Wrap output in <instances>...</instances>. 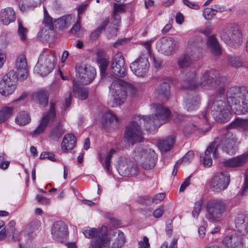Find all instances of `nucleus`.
I'll use <instances>...</instances> for the list:
<instances>
[{
	"mask_svg": "<svg viewBox=\"0 0 248 248\" xmlns=\"http://www.w3.org/2000/svg\"><path fill=\"white\" fill-rule=\"evenodd\" d=\"M227 105L223 100H216L210 106V110L202 112V115L207 120L209 113L214 119L219 123H225L230 118V109L240 114L248 111V92L238 87L230 88L227 92Z\"/></svg>",
	"mask_w": 248,
	"mask_h": 248,
	"instance_id": "1",
	"label": "nucleus"
},
{
	"mask_svg": "<svg viewBox=\"0 0 248 248\" xmlns=\"http://www.w3.org/2000/svg\"><path fill=\"white\" fill-rule=\"evenodd\" d=\"M153 108L155 112V118L151 119L150 117H143L141 118L140 116H135L134 119L127 125L124 138L128 144H133L143 140L142 132L140 126L141 121L145 122L148 119L157 125L167 121L169 114L162 106L154 105Z\"/></svg>",
	"mask_w": 248,
	"mask_h": 248,
	"instance_id": "2",
	"label": "nucleus"
},
{
	"mask_svg": "<svg viewBox=\"0 0 248 248\" xmlns=\"http://www.w3.org/2000/svg\"><path fill=\"white\" fill-rule=\"evenodd\" d=\"M194 73L192 74L190 78H188V84L184 86V88H194L200 85L203 88L209 90H214L219 94L223 93L225 91V78L220 76L218 71L210 69L205 71L201 78V81L197 85L194 84Z\"/></svg>",
	"mask_w": 248,
	"mask_h": 248,
	"instance_id": "3",
	"label": "nucleus"
},
{
	"mask_svg": "<svg viewBox=\"0 0 248 248\" xmlns=\"http://www.w3.org/2000/svg\"><path fill=\"white\" fill-rule=\"evenodd\" d=\"M109 88L111 97L108 104L111 107L121 105L124 102L127 94L132 95L136 91L132 84L120 79L113 80Z\"/></svg>",
	"mask_w": 248,
	"mask_h": 248,
	"instance_id": "4",
	"label": "nucleus"
},
{
	"mask_svg": "<svg viewBox=\"0 0 248 248\" xmlns=\"http://www.w3.org/2000/svg\"><path fill=\"white\" fill-rule=\"evenodd\" d=\"M107 232L108 228L104 226L98 229L89 227H85L82 229L85 237L93 239L89 248H102L108 246L110 239Z\"/></svg>",
	"mask_w": 248,
	"mask_h": 248,
	"instance_id": "5",
	"label": "nucleus"
},
{
	"mask_svg": "<svg viewBox=\"0 0 248 248\" xmlns=\"http://www.w3.org/2000/svg\"><path fill=\"white\" fill-rule=\"evenodd\" d=\"M56 59L50 50L44 51L40 56L34 71L42 76H45L51 73L54 68Z\"/></svg>",
	"mask_w": 248,
	"mask_h": 248,
	"instance_id": "6",
	"label": "nucleus"
},
{
	"mask_svg": "<svg viewBox=\"0 0 248 248\" xmlns=\"http://www.w3.org/2000/svg\"><path fill=\"white\" fill-rule=\"evenodd\" d=\"M135 153V159H141L140 164L144 170H151L155 166L157 156L154 150L147 147H138L136 148Z\"/></svg>",
	"mask_w": 248,
	"mask_h": 248,
	"instance_id": "7",
	"label": "nucleus"
},
{
	"mask_svg": "<svg viewBox=\"0 0 248 248\" xmlns=\"http://www.w3.org/2000/svg\"><path fill=\"white\" fill-rule=\"evenodd\" d=\"M206 208L208 214L209 220L213 222H218L221 220L223 214L226 210V203L222 199H214L207 202Z\"/></svg>",
	"mask_w": 248,
	"mask_h": 248,
	"instance_id": "8",
	"label": "nucleus"
},
{
	"mask_svg": "<svg viewBox=\"0 0 248 248\" xmlns=\"http://www.w3.org/2000/svg\"><path fill=\"white\" fill-rule=\"evenodd\" d=\"M220 36L223 41L230 46L240 44L242 38L241 29L235 24L225 26L220 32Z\"/></svg>",
	"mask_w": 248,
	"mask_h": 248,
	"instance_id": "9",
	"label": "nucleus"
},
{
	"mask_svg": "<svg viewBox=\"0 0 248 248\" xmlns=\"http://www.w3.org/2000/svg\"><path fill=\"white\" fill-rule=\"evenodd\" d=\"M199 46V42L197 41L196 38H192L189 40L187 54L182 55L178 60V63L180 67L184 68L187 66L191 61L200 57Z\"/></svg>",
	"mask_w": 248,
	"mask_h": 248,
	"instance_id": "10",
	"label": "nucleus"
},
{
	"mask_svg": "<svg viewBox=\"0 0 248 248\" xmlns=\"http://www.w3.org/2000/svg\"><path fill=\"white\" fill-rule=\"evenodd\" d=\"M77 81L83 84H89L93 82L96 76V70L91 65L79 63L75 67Z\"/></svg>",
	"mask_w": 248,
	"mask_h": 248,
	"instance_id": "11",
	"label": "nucleus"
},
{
	"mask_svg": "<svg viewBox=\"0 0 248 248\" xmlns=\"http://www.w3.org/2000/svg\"><path fill=\"white\" fill-rule=\"evenodd\" d=\"M230 182V176L228 172H219L211 179L210 188L214 192H220L228 187Z\"/></svg>",
	"mask_w": 248,
	"mask_h": 248,
	"instance_id": "12",
	"label": "nucleus"
},
{
	"mask_svg": "<svg viewBox=\"0 0 248 248\" xmlns=\"http://www.w3.org/2000/svg\"><path fill=\"white\" fill-rule=\"evenodd\" d=\"M16 78L13 72H9L3 76L0 82V93L3 96L12 94L16 88Z\"/></svg>",
	"mask_w": 248,
	"mask_h": 248,
	"instance_id": "13",
	"label": "nucleus"
},
{
	"mask_svg": "<svg viewBox=\"0 0 248 248\" xmlns=\"http://www.w3.org/2000/svg\"><path fill=\"white\" fill-rule=\"evenodd\" d=\"M56 116L55 105L51 103L49 110L44 114L39 122V124L32 132L33 136H37L43 133L48 126L50 121L53 120Z\"/></svg>",
	"mask_w": 248,
	"mask_h": 248,
	"instance_id": "14",
	"label": "nucleus"
},
{
	"mask_svg": "<svg viewBox=\"0 0 248 248\" xmlns=\"http://www.w3.org/2000/svg\"><path fill=\"white\" fill-rule=\"evenodd\" d=\"M219 139H216L208 146L204 153L200 156L201 161L204 167L209 168L213 164L211 155L213 157L216 158L218 156L217 148Z\"/></svg>",
	"mask_w": 248,
	"mask_h": 248,
	"instance_id": "15",
	"label": "nucleus"
},
{
	"mask_svg": "<svg viewBox=\"0 0 248 248\" xmlns=\"http://www.w3.org/2000/svg\"><path fill=\"white\" fill-rule=\"evenodd\" d=\"M117 169L121 175L125 177L134 176L139 173L138 166L133 162L126 159L119 162Z\"/></svg>",
	"mask_w": 248,
	"mask_h": 248,
	"instance_id": "16",
	"label": "nucleus"
},
{
	"mask_svg": "<svg viewBox=\"0 0 248 248\" xmlns=\"http://www.w3.org/2000/svg\"><path fill=\"white\" fill-rule=\"evenodd\" d=\"M178 42L171 37H165L159 40L156 43L158 51L166 55H170L174 52Z\"/></svg>",
	"mask_w": 248,
	"mask_h": 248,
	"instance_id": "17",
	"label": "nucleus"
},
{
	"mask_svg": "<svg viewBox=\"0 0 248 248\" xmlns=\"http://www.w3.org/2000/svg\"><path fill=\"white\" fill-rule=\"evenodd\" d=\"M149 63L147 58L140 57L130 64V68L138 77H142L148 72Z\"/></svg>",
	"mask_w": 248,
	"mask_h": 248,
	"instance_id": "18",
	"label": "nucleus"
},
{
	"mask_svg": "<svg viewBox=\"0 0 248 248\" xmlns=\"http://www.w3.org/2000/svg\"><path fill=\"white\" fill-rule=\"evenodd\" d=\"M51 234L54 239L63 242L66 239L68 236L67 225L62 221L55 222L51 228Z\"/></svg>",
	"mask_w": 248,
	"mask_h": 248,
	"instance_id": "19",
	"label": "nucleus"
},
{
	"mask_svg": "<svg viewBox=\"0 0 248 248\" xmlns=\"http://www.w3.org/2000/svg\"><path fill=\"white\" fill-rule=\"evenodd\" d=\"M222 151L230 155L235 153L237 149L236 138L230 132L227 133L221 140Z\"/></svg>",
	"mask_w": 248,
	"mask_h": 248,
	"instance_id": "20",
	"label": "nucleus"
},
{
	"mask_svg": "<svg viewBox=\"0 0 248 248\" xmlns=\"http://www.w3.org/2000/svg\"><path fill=\"white\" fill-rule=\"evenodd\" d=\"M113 74L120 77H124L126 74L124 57L121 53L116 54L111 65Z\"/></svg>",
	"mask_w": 248,
	"mask_h": 248,
	"instance_id": "21",
	"label": "nucleus"
},
{
	"mask_svg": "<svg viewBox=\"0 0 248 248\" xmlns=\"http://www.w3.org/2000/svg\"><path fill=\"white\" fill-rule=\"evenodd\" d=\"M16 77L17 79L23 80L27 78L28 76L27 63L24 55H21L16 59Z\"/></svg>",
	"mask_w": 248,
	"mask_h": 248,
	"instance_id": "22",
	"label": "nucleus"
},
{
	"mask_svg": "<svg viewBox=\"0 0 248 248\" xmlns=\"http://www.w3.org/2000/svg\"><path fill=\"white\" fill-rule=\"evenodd\" d=\"M248 159V152L239 155L224 159L222 164L226 168H238L244 165Z\"/></svg>",
	"mask_w": 248,
	"mask_h": 248,
	"instance_id": "23",
	"label": "nucleus"
},
{
	"mask_svg": "<svg viewBox=\"0 0 248 248\" xmlns=\"http://www.w3.org/2000/svg\"><path fill=\"white\" fill-rule=\"evenodd\" d=\"M244 240L236 235H229L224 237L222 244L227 248H243Z\"/></svg>",
	"mask_w": 248,
	"mask_h": 248,
	"instance_id": "24",
	"label": "nucleus"
},
{
	"mask_svg": "<svg viewBox=\"0 0 248 248\" xmlns=\"http://www.w3.org/2000/svg\"><path fill=\"white\" fill-rule=\"evenodd\" d=\"M234 222L236 228L242 234L246 235L248 233V219L245 214H237L235 216Z\"/></svg>",
	"mask_w": 248,
	"mask_h": 248,
	"instance_id": "25",
	"label": "nucleus"
},
{
	"mask_svg": "<svg viewBox=\"0 0 248 248\" xmlns=\"http://www.w3.org/2000/svg\"><path fill=\"white\" fill-rule=\"evenodd\" d=\"M43 23L46 26V27L42 29L39 33V35L41 37H43L44 36L45 37L46 35H48V33L46 34L45 33V32L47 31V29L49 30L50 31H52L53 30L52 18L49 16L46 8L44 6H43Z\"/></svg>",
	"mask_w": 248,
	"mask_h": 248,
	"instance_id": "26",
	"label": "nucleus"
},
{
	"mask_svg": "<svg viewBox=\"0 0 248 248\" xmlns=\"http://www.w3.org/2000/svg\"><path fill=\"white\" fill-rule=\"evenodd\" d=\"M174 142V138L173 136H170L159 140L156 145L161 152H166L172 148Z\"/></svg>",
	"mask_w": 248,
	"mask_h": 248,
	"instance_id": "27",
	"label": "nucleus"
},
{
	"mask_svg": "<svg viewBox=\"0 0 248 248\" xmlns=\"http://www.w3.org/2000/svg\"><path fill=\"white\" fill-rule=\"evenodd\" d=\"M32 99L40 106L45 107L48 102V93L44 90H39L33 93Z\"/></svg>",
	"mask_w": 248,
	"mask_h": 248,
	"instance_id": "28",
	"label": "nucleus"
},
{
	"mask_svg": "<svg viewBox=\"0 0 248 248\" xmlns=\"http://www.w3.org/2000/svg\"><path fill=\"white\" fill-rule=\"evenodd\" d=\"M154 105L162 106V107H163V108H164L166 110V111L168 112V113H169V116H168V118H167V121H166V122H165V123H163V124H160V125H157V124H154L153 123V122H152V121H149L148 119L146 120V121L145 122H143V121H141V123H143L144 124V126H146V127H148V125H147V124H150V125H151V127H153H153H153V129H153V130L152 129H151V130H150V129H149V131H150V132H151H151H155L156 131V127H159V126H160L161 125H162V124H165V123H167V122L169 121V119H170V110H169L168 108H166L165 107H164L163 105H161V104H153L151 105V109H152V111H153V112H154V115H152V116H151V115H148V116H140V118H142L143 117H150V119H153L154 118H155V111L154 110V108H153V106H154Z\"/></svg>",
	"mask_w": 248,
	"mask_h": 248,
	"instance_id": "29",
	"label": "nucleus"
},
{
	"mask_svg": "<svg viewBox=\"0 0 248 248\" xmlns=\"http://www.w3.org/2000/svg\"><path fill=\"white\" fill-rule=\"evenodd\" d=\"M76 138L72 134L65 135L61 144L62 150L66 151L72 149L76 145Z\"/></svg>",
	"mask_w": 248,
	"mask_h": 248,
	"instance_id": "30",
	"label": "nucleus"
},
{
	"mask_svg": "<svg viewBox=\"0 0 248 248\" xmlns=\"http://www.w3.org/2000/svg\"><path fill=\"white\" fill-rule=\"evenodd\" d=\"M73 91L74 95L81 100H85L88 96V92L86 88L81 87L78 85L76 80L73 82Z\"/></svg>",
	"mask_w": 248,
	"mask_h": 248,
	"instance_id": "31",
	"label": "nucleus"
},
{
	"mask_svg": "<svg viewBox=\"0 0 248 248\" xmlns=\"http://www.w3.org/2000/svg\"><path fill=\"white\" fill-rule=\"evenodd\" d=\"M125 12V6L124 4L114 3L113 10V20L112 24L118 26L121 22V16L119 14Z\"/></svg>",
	"mask_w": 248,
	"mask_h": 248,
	"instance_id": "32",
	"label": "nucleus"
},
{
	"mask_svg": "<svg viewBox=\"0 0 248 248\" xmlns=\"http://www.w3.org/2000/svg\"><path fill=\"white\" fill-rule=\"evenodd\" d=\"M1 21L3 24L7 25L16 20L15 12L13 8H5L1 14Z\"/></svg>",
	"mask_w": 248,
	"mask_h": 248,
	"instance_id": "33",
	"label": "nucleus"
},
{
	"mask_svg": "<svg viewBox=\"0 0 248 248\" xmlns=\"http://www.w3.org/2000/svg\"><path fill=\"white\" fill-rule=\"evenodd\" d=\"M207 44L213 55L218 56L221 54L220 46L217 39L214 36L212 35L208 37Z\"/></svg>",
	"mask_w": 248,
	"mask_h": 248,
	"instance_id": "34",
	"label": "nucleus"
},
{
	"mask_svg": "<svg viewBox=\"0 0 248 248\" xmlns=\"http://www.w3.org/2000/svg\"><path fill=\"white\" fill-rule=\"evenodd\" d=\"M230 128H237L242 131L248 129V119L237 118L232 121L229 125Z\"/></svg>",
	"mask_w": 248,
	"mask_h": 248,
	"instance_id": "35",
	"label": "nucleus"
},
{
	"mask_svg": "<svg viewBox=\"0 0 248 248\" xmlns=\"http://www.w3.org/2000/svg\"><path fill=\"white\" fill-rule=\"evenodd\" d=\"M64 133V129L62 127L61 123L54 126L51 130L49 138L53 140H58Z\"/></svg>",
	"mask_w": 248,
	"mask_h": 248,
	"instance_id": "36",
	"label": "nucleus"
},
{
	"mask_svg": "<svg viewBox=\"0 0 248 248\" xmlns=\"http://www.w3.org/2000/svg\"><path fill=\"white\" fill-rule=\"evenodd\" d=\"M15 121L19 125H25L30 122L31 117L27 111H21L17 113Z\"/></svg>",
	"mask_w": 248,
	"mask_h": 248,
	"instance_id": "37",
	"label": "nucleus"
},
{
	"mask_svg": "<svg viewBox=\"0 0 248 248\" xmlns=\"http://www.w3.org/2000/svg\"><path fill=\"white\" fill-rule=\"evenodd\" d=\"M155 92L164 100H167L170 95V86L166 82L161 83L156 89Z\"/></svg>",
	"mask_w": 248,
	"mask_h": 248,
	"instance_id": "38",
	"label": "nucleus"
},
{
	"mask_svg": "<svg viewBox=\"0 0 248 248\" xmlns=\"http://www.w3.org/2000/svg\"><path fill=\"white\" fill-rule=\"evenodd\" d=\"M114 236H116L114 242L113 243L111 248H121L125 243V237L123 232L120 230H116L114 232Z\"/></svg>",
	"mask_w": 248,
	"mask_h": 248,
	"instance_id": "39",
	"label": "nucleus"
},
{
	"mask_svg": "<svg viewBox=\"0 0 248 248\" xmlns=\"http://www.w3.org/2000/svg\"><path fill=\"white\" fill-rule=\"evenodd\" d=\"M14 108L11 106L3 107L0 110V123L5 122L13 113Z\"/></svg>",
	"mask_w": 248,
	"mask_h": 248,
	"instance_id": "40",
	"label": "nucleus"
},
{
	"mask_svg": "<svg viewBox=\"0 0 248 248\" xmlns=\"http://www.w3.org/2000/svg\"><path fill=\"white\" fill-rule=\"evenodd\" d=\"M200 104V100L198 96L189 97L186 103V108L188 111H192L197 109Z\"/></svg>",
	"mask_w": 248,
	"mask_h": 248,
	"instance_id": "41",
	"label": "nucleus"
},
{
	"mask_svg": "<svg viewBox=\"0 0 248 248\" xmlns=\"http://www.w3.org/2000/svg\"><path fill=\"white\" fill-rule=\"evenodd\" d=\"M72 20V16L68 15L58 18L54 21V23L58 25L59 28L63 29L67 27L71 23Z\"/></svg>",
	"mask_w": 248,
	"mask_h": 248,
	"instance_id": "42",
	"label": "nucleus"
},
{
	"mask_svg": "<svg viewBox=\"0 0 248 248\" xmlns=\"http://www.w3.org/2000/svg\"><path fill=\"white\" fill-rule=\"evenodd\" d=\"M109 22L108 19H106L99 27L93 31L90 35V39L92 41L96 40L99 37L103 30L106 27Z\"/></svg>",
	"mask_w": 248,
	"mask_h": 248,
	"instance_id": "43",
	"label": "nucleus"
},
{
	"mask_svg": "<svg viewBox=\"0 0 248 248\" xmlns=\"http://www.w3.org/2000/svg\"><path fill=\"white\" fill-rule=\"evenodd\" d=\"M80 22L81 17L78 16L76 23L71 30V32L78 37H81L83 35V31L81 29Z\"/></svg>",
	"mask_w": 248,
	"mask_h": 248,
	"instance_id": "44",
	"label": "nucleus"
},
{
	"mask_svg": "<svg viewBox=\"0 0 248 248\" xmlns=\"http://www.w3.org/2000/svg\"><path fill=\"white\" fill-rule=\"evenodd\" d=\"M115 153V151L112 149L108 153L106 157L105 163L103 164V166L108 173L110 174V162L112 155Z\"/></svg>",
	"mask_w": 248,
	"mask_h": 248,
	"instance_id": "45",
	"label": "nucleus"
},
{
	"mask_svg": "<svg viewBox=\"0 0 248 248\" xmlns=\"http://www.w3.org/2000/svg\"><path fill=\"white\" fill-rule=\"evenodd\" d=\"M203 201L202 199H200L195 202L193 210L192 212V216L197 219L201 213L202 209Z\"/></svg>",
	"mask_w": 248,
	"mask_h": 248,
	"instance_id": "46",
	"label": "nucleus"
},
{
	"mask_svg": "<svg viewBox=\"0 0 248 248\" xmlns=\"http://www.w3.org/2000/svg\"><path fill=\"white\" fill-rule=\"evenodd\" d=\"M18 35L22 41H25L27 39L28 30L23 27L21 22L20 21H18Z\"/></svg>",
	"mask_w": 248,
	"mask_h": 248,
	"instance_id": "47",
	"label": "nucleus"
},
{
	"mask_svg": "<svg viewBox=\"0 0 248 248\" xmlns=\"http://www.w3.org/2000/svg\"><path fill=\"white\" fill-rule=\"evenodd\" d=\"M103 121L106 122H112L115 121L118 122V118L116 115L111 111H108L103 116Z\"/></svg>",
	"mask_w": 248,
	"mask_h": 248,
	"instance_id": "48",
	"label": "nucleus"
},
{
	"mask_svg": "<svg viewBox=\"0 0 248 248\" xmlns=\"http://www.w3.org/2000/svg\"><path fill=\"white\" fill-rule=\"evenodd\" d=\"M98 62L100 64V68L102 75L105 74L106 70L108 65V61L105 58L98 56Z\"/></svg>",
	"mask_w": 248,
	"mask_h": 248,
	"instance_id": "49",
	"label": "nucleus"
},
{
	"mask_svg": "<svg viewBox=\"0 0 248 248\" xmlns=\"http://www.w3.org/2000/svg\"><path fill=\"white\" fill-rule=\"evenodd\" d=\"M228 63L235 67H239L242 65V62L240 58L233 56L228 57Z\"/></svg>",
	"mask_w": 248,
	"mask_h": 248,
	"instance_id": "50",
	"label": "nucleus"
},
{
	"mask_svg": "<svg viewBox=\"0 0 248 248\" xmlns=\"http://www.w3.org/2000/svg\"><path fill=\"white\" fill-rule=\"evenodd\" d=\"M41 2L42 1L40 0L39 2H34L29 5H24L23 3L20 2L19 4V8L21 11L24 12L28 11L30 8H34L38 6H40Z\"/></svg>",
	"mask_w": 248,
	"mask_h": 248,
	"instance_id": "51",
	"label": "nucleus"
},
{
	"mask_svg": "<svg viewBox=\"0 0 248 248\" xmlns=\"http://www.w3.org/2000/svg\"><path fill=\"white\" fill-rule=\"evenodd\" d=\"M248 192V174L246 173L244 176V181L241 188L239 192V194L241 196H244Z\"/></svg>",
	"mask_w": 248,
	"mask_h": 248,
	"instance_id": "52",
	"label": "nucleus"
},
{
	"mask_svg": "<svg viewBox=\"0 0 248 248\" xmlns=\"http://www.w3.org/2000/svg\"><path fill=\"white\" fill-rule=\"evenodd\" d=\"M202 15L206 19L209 20L212 19L216 14L212 8H206L203 11Z\"/></svg>",
	"mask_w": 248,
	"mask_h": 248,
	"instance_id": "53",
	"label": "nucleus"
},
{
	"mask_svg": "<svg viewBox=\"0 0 248 248\" xmlns=\"http://www.w3.org/2000/svg\"><path fill=\"white\" fill-rule=\"evenodd\" d=\"M194 154L192 151H189L182 159H180L182 161L185 163H189L194 158Z\"/></svg>",
	"mask_w": 248,
	"mask_h": 248,
	"instance_id": "54",
	"label": "nucleus"
},
{
	"mask_svg": "<svg viewBox=\"0 0 248 248\" xmlns=\"http://www.w3.org/2000/svg\"><path fill=\"white\" fill-rule=\"evenodd\" d=\"M40 158L41 159L47 158L51 161L55 160L54 155L47 152H42L40 155Z\"/></svg>",
	"mask_w": 248,
	"mask_h": 248,
	"instance_id": "55",
	"label": "nucleus"
},
{
	"mask_svg": "<svg viewBox=\"0 0 248 248\" xmlns=\"http://www.w3.org/2000/svg\"><path fill=\"white\" fill-rule=\"evenodd\" d=\"M165 193H157L154 196L152 201L155 203H158L165 199Z\"/></svg>",
	"mask_w": 248,
	"mask_h": 248,
	"instance_id": "56",
	"label": "nucleus"
},
{
	"mask_svg": "<svg viewBox=\"0 0 248 248\" xmlns=\"http://www.w3.org/2000/svg\"><path fill=\"white\" fill-rule=\"evenodd\" d=\"M183 1L185 5L191 9L198 10L200 8L199 4L193 2L189 0H183Z\"/></svg>",
	"mask_w": 248,
	"mask_h": 248,
	"instance_id": "57",
	"label": "nucleus"
},
{
	"mask_svg": "<svg viewBox=\"0 0 248 248\" xmlns=\"http://www.w3.org/2000/svg\"><path fill=\"white\" fill-rule=\"evenodd\" d=\"M6 58V53L1 49H0V68H1L5 63Z\"/></svg>",
	"mask_w": 248,
	"mask_h": 248,
	"instance_id": "58",
	"label": "nucleus"
},
{
	"mask_svg": "<svg viewBox=\"0 0 248 248\" xmlns=\"http://www.w3.org/2000/svg\"><path fill=\"white\" fill-rule=\"evenodd\" d=\"M140 248H148L150 246L148 238L144 236L143 241L139 243Z\"/></svg>",
	"mask_w": 248,
	"mask_h": 248,
	"instance_id": "59",
	"label": "nucleus"
},
{
	"mask_svg": "<svg viewBox=\"0 0 248 248\" xmlns=\"http://www.w3.org/2000/svg\"><path fill=\"white\" fill-rule=\"evenodd\" d=\"M27 97V94L25 93H23L14 102L16 103H19L23 104L26 100Z\"/></svg>",
	"mask_w": 248,
	"mask_h": 248,
	"instance_id": "60",
	"label": "nucleus"
},
{
	"mask_svg": "<svg viewBox=\"0 0 248 248\" xmlns=\"http://www.w3.org/2000/svg\"><path fill=\"white\" fill-rule=\"evenodd\" d=\"M190 176H188L185 181L182 183L180 188V191L183 192L189 185Z\"/></svg>",
	"mask_w": 248,
	"mask_h": 248,
	"instance_id": "61",
	"label": "nucleus"
},
{
	"mask_svg": "<svg viewBox=\"0 0 248 248\" xmlns=\"http://www.w3.org/2000/svg\"><path fill=\"white\" fill-rule=\"evenodd\" d=\"M164 213V210L162 208H157L155 210L153 213V216L155 218L160 217Z\"/></svg>",
	"mask_w": 248,
	"mask_h": 248,
	"instance_id": "62",
	"label": "nucleus"
},
{
	"mask_svg": "<svg viewBox=\"0 0 248 248\" xmlns=\"http://www.w3.org/2000/svg\"><path fill=\"white\" fill-rule=\"evenodd\" d=\"M197 125L195 124H192L189 126H187L185 130V132L187 133H191L194 132L197 129Z\"/></svg>",
	"mask_w": 248,
	"mask_h": 248,
	"instance_id": "63",
	"label": "nucleus"
},
{
	"mask_svg": "<svg viewBox=\"0 0 248 248\" xmlns=\"http://www.w3.org/2000/svg\"><path fill=\"white\" fill-rule=\"evenodd\" d=\"M172 22L173 20L172 19L169 20V23L165 25L161 31L163 33L167 32L171 28Z\"/></svg>",
	"mask_w": 248,
	"mask_h": 248,
	"instance_id": "64",
	"label": "nucleus"
}]
</instances>
